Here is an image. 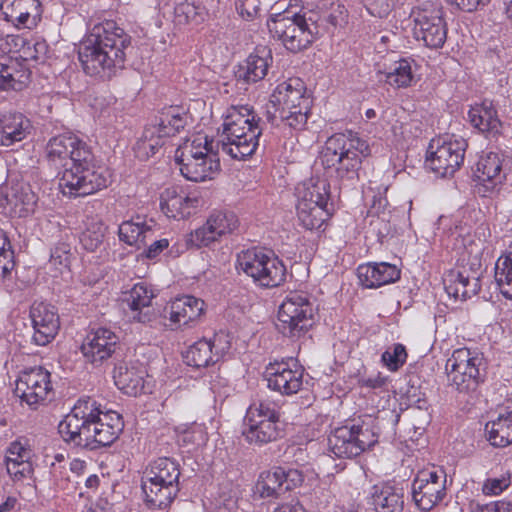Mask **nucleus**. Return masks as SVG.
<instances>
[{
	"label": "nucleus",
	"instance_id": "nucleus-1",
	"mask_svg": "<svg viewBox=\"0 0 512 512\" xmlns=\"http://www.w3.org/2000/svg\"><path fill=\"white\" fill-rule=\"evenodd\" d=\"M46 159L55 170H62L59 185L65 195L84 197L108 186L111 175L100 165L90 147L67 132L52 137L46 145Z\"/></svg>",
	"mask_w": 512,
	"mask_h": 512
},
{
	"label": "nucleus",
	"instance_id": "nucleus-2",
	"mask_svg": "<svg viewBox=\"0 0 512 512\" xmlns=\"http://www.w3.org/2000/svg\"><path fill=\"white\" fill-rule=\"evenodd\" d=\"M124 427L122 417L115 411H102L93 399L79 400L59 423L58 431L64 441L95 450L110 446Z\"/></svg>",
	"mask_w": 512,
	"mask_h": 512
},
{
	"label": "nucleus",
	"instance_id": "nucleus-3",
	"mask_svg": "<svg viewBox=\"0 0 512 512\" xmlns=\"http://www.w3.org/2000/svg\"><path fill=\"white\" fill-rule=\"evenodd\" d=\"M131 37L113 20L95 24L81 43L78 56L84 72L110 79L124 68Z\"/></svg>",
	"mask_w": 512,
	"mask_h": 512
},
{
	"label": "nucleus",
	"instance_id": "nucleus-4",
	"mask_svg": "<svg viewBox=\"0 0 512 512\" xmlns=\"http://www.w3.org/2000/svg\"><path fill=\"white\" fill-rule=\"evenodd\" d=\"M260 117L248 105L232 106L222 124L217 148L233 159H245L255 153L263 127Z\"/></svg>",
	"mask_w": 512,
	"mask_h": 512
},
{
	"label": "nucleus",
	"instance_id": "nucleus-5",
	"mask_svg": "<svg viewBox=\"0 0 512 512\" xmlns=\"http://www.w3.org/2000/svg\"><path fill=\"white\" fill-rule=\"evenodd\" d=\"M180 474L178 462L169 457H159L149 464L141 484L149 510L166 511L171 506L180 491Z\"/></svg>",
	"mask_w": 512,
	"mask_h": 512
},
{
	"label": "nucleus",
	"instance_id": "nucleus-6",
	"mask_svg": "<svg viewBox=\"0 0 512 512\" xmlns=\"http://www.w3.org/2000/svg\"><path fill=\"white\" fill-rule=\"evenodd\" d=\"M368 143L354 135L337 133L328 138L320 160L325 169H334L339 179L353 180L358 175L362 158L370 155Z\"/></svg>",
	"mask_w": 512,
	"mask_h": 512
},
{
	"label": "nucleus",
	"instance_id": "nucleus-7",
	"mask_svg": "<svg viewBox=\"0 0 512 512\" xmlns=\"http://www.w3.org/2000/svg\"><path fill=\"white\" fill-rule=\"evenodd\" d=\"M267 26L273 38L292 53L309 48L319 33L316 20L307 17V13H277L270 17Z\"/></svg>",
	"mask_w": 512,
	"mask_h": 512
},
{
	"label": "nucleus",
	"instance_id": "nucleus-8",
	"mask_svg": "<svg viewBox=\"0 0 512 512\" xmlns=\"http://www.w3.org/2000/svg\"><path fill=\"white\" fill-rule=\"evenodd\" d=\"M377 442L375 420L367 415L335 428L328 437L329 449L338 458L356 457Z\"/></svg>",
	"mask_w": 512,
	"mask_h": 512
},
{
	"label": "nucleus",
	"instance_id": "nucleus-9",
	"mask_svg": "<svg viewBox=\"0 0 512 512\" xmlns=\"http://www.w3.org/2000/svg\"><path fill=\"white\" fill-rule=\"evenodd\" d=\"M445 370L448 385L461 394H473L487 377V361L482 353L468 348L453 351Z\"/></svg>",
	"mask_w": 512,
	"mask_h": 512
},
{
	"label": "nucleus",
	"instance_id": "nucleus-10",
	"mask_svg": "<svg viewBox=\"0 0 512 512\" xmlns=\"http://www.w3.org/2000/svg\"><path fill=\"white\" fill-rule=\"evenodd\" d=\"M236 269L264 288L281 286L287 276L284 262L272 250L262 248H251L238 253Z\"/></svg>",
	"mask_w": 512,
	"mask_h": 512
},
{
	"label": "nucleus",
	"instance_id": "nucleus-11",
	"mask_svg": "<svg viewBox=\"0 0 512 512\" xmlns=\"http://www.w3.org/2000/svg\"><path fill=\"white\" fill-rule=\"evenodd\" d=\"M282 122L293 129H302L308 119L311 101L304 83L299 78H289L275 88L270 97Z\"/></svg>",
	"mask_w": 512,
	"mask_h": 512
},
{
	"label": "nucleus",
	"instance_id": "nucleus-12",
	"mask_svg": "<svg viewBox=\"0 0 512 512\" xmlns=\"http://www.w3.org/2000/svg\"><path fill=\"white\" fill-rule=\"evenodd\" d=\"M189 115L180 107H170L155 118L153 124L144 128L135 144L137 157L147 159L166 145L167 141L180 133L188 124Z\"/></svg>",
	"mask_w": 512,
	"mask_h": 512
},
{
	"label": "nucleus",
	"instance_id": "nucleus-13",
	"mask_svg": "<svg viewBox=\"0 0 512 512\" xmlns=\"http://www.w3.org/2000/svg\"><path fill=\"white\" fill-rule=\"evenodd\" d=\"M280 415L271 401L252 403L246 412L242 436L249 444L262 446L283 436Z\"/></svg>",
	"mask_w": 512,
	"mask_h": 512
},
{
	"label": "nucleus",
	"instance_id": "nucleus-14",
	"mask_svg": "<svg viewBox=\"0 0 512 512\" xmlns=\"http://www.w3.org/2000/svg\"><path fill=\"white\" fill-rule=\"evenodd\" d=\"M467 141L455 135H446L432 139L426 156V165L441 177H450L460 169L464 162Z\"/></svg>",
	"mask_w": 512,
	"mask_h": 512
},
{
	"label": "nucleus",
	"instance_id": "nucleus-15",
	"mask_svg": "<svg viewBox=\"0 0 512 512\" xmlns=\"http://www.w3.org/2000/svg\"><path fill=\"white\" fill-rule=\"evenodd\" d=\"M313 305L303 292H290L278 311L277 329L287 337H300L313 324Z\"/></svg>",
	"mask_w": 512,
	"mask_h": 512
},
{
	"label": "nucleus",
	"instance_id": "nucleus-16",
	"mask_svg": "<svg viewBox=\"0 0 512 512\" xmlns=\"http://www.w3.org/2000/svg\"><path fill=\"white\" fill-rule=\"evenodd\" d=\"M446 473L439 469L419 471L412 482V499L422 511H430L446 496Z\"/></svg>",
	"mask_w": 512,
	"mask_h": 512
},
{
	"label": "nucleus",
	"instance_id": "nucleus-17",
	"mask_svg": "<svg viewBox=\"0 0 512 512\" xmlns=\"http://www.w3.org/2000/svg\"><path fill=\"white\" fill-rule=\"evenodd\" d=\"M413 34L431 49L442 48L447 39V23L441 9H419L412 11Z\"/></svg>",
	"mask_w": 512,
	"mask_h": 512
},
{
	"label": "nucleus",
	"instance_id": "nucleus-18",
	"mask_svg": "<svg viewBox=\"0 0 512 512\" xmlns=\"http://www.w3.org/2000/svg\"><path fill=\"white\" fill-rule=\"evenodd\" d=\"M230 348L229 335L220 331L210 339L203 338L193 343L184 354V359L189 366L203 368L218 362Z\"/></svg>",
	"mask_w": 512,
	"mask_h": 512
},
{
	"label": "nucleus",
	"instance_id": "nucleus-19",
	"mask_svg": "<svg viewBox=\"0 0 512 512\" xmlns=\"http://www.w3.org/2000/svg\"><path fill=\"white\" fill-rule=\"evenodd\" d=\"M304 368L296 362L270 363L265 370L267 386L281 395H293L303 386Z\"/></svg>",
	"mask_w": 512,
	"mask_h": 512
},
{
	"label": "nucleus",
	"instance_id": "nucleus-20",
	"mask_svg": "<svg viewBox=\"0 0 512 512\" xmlns=\"http://www.w3.org/2000/svg\"><path fill=\"white\" fill-rule=\"evenodd\" d=\"M239 225L238 218L231 211H214L206 223L190 234L189 243L195 247L209 246L221 236L234 232Z\"/></svg>",
	"mask_w": 512,
	"mask_h": 512
},
{
	"label": "nucleus",
	"instance_id": "nucleus-21",
	"mask_svg": "<svg viewBox=\"0 0 512 512\" xmlns=\"http://www.w3.org/2000/svg\"><path fill=\"white\" fill-rule=\"evenodd\" d=\"M30 318L34 330L32 342L46 346L55 338L60 327L56 307L42 301L34 302L30 307Z\"/></svg>",
	"mask_w": 512,
	"mask_h": 512
},
{
	"label": "nucleus",
	"instance_id": "nucleus-22",
	"mask_svg": "<svg viewBox=\"0 0 512 512\" xmlns=\"http://www.w3.org/2000/svg\"><path fill=\"white\" fill-rule=\"evenodd\" d=\"M119 345V337L110 329L99 328L85 337L81 352L86 362L99 366L115 353Z\"/></svg>",
	"mask_w": 512,
	"mask_h": 512
},
{
	"label": "nucleus",
	"instance_id": "nucleus-23",
	"mask_svg": "<svg viewBox=\"0 0 512 512\" xmlns=\"http://www.w3.org/2000/svg\"><path fill=\"white\" fill-rule=\"evenodd\" d=\"M50 389V373L42 367H36L21 373L16 381L15 393L33 407L45 400Z\"/></svg>",
	"mask_w": 512,
	"mask_h": 512
},
{
	"label": "nucleus",
	"instance_id": "nucleus-24",
	"mask_svg": "<svg viewBox=\"0 0 512 512\" xmlns=\"http://www.w3.org/2000/svg\"><path fill=\"white\" fill-rule=\"evenodd\" d=\"M0 8L4 19L18 29H33L42 16L40 0H2Z\"/></svg>",
	"mask_w": 512,
	"mask_h": 512
},
{
	"label": "nucleus",
	"instance_id": "nucleus-25",
	"mask_svg": "<svg viewBox=\"0 0 512 512\" xmlns=\"http://www.w3.org/2000/svg\"><path fill=\"white\" fill-rule=\"evenodd\" d=\"M357 276L365 288H378L395 283L401 277V270L387 262H370L357 268Z\"/></svg>",
	"mask_w": 512,
	"mask_h": 512
},
{
	"label": "nucleus",
	"instance_id": "nucleus-26",
	"mask_svg": "<svg viewBox=\"0 0 512 512\" xmlns=\"http://www.w3.org/2000/svg\"><path fill=\"white\" fill-rule=\"evenodd\" d=\"M154 292L144 283L135 284L125 293L123 301L135 313L133 319L139 323L150 324L157 319V312L151 308Z\"/></svg>",
	"mask_w": 512,
	"mask_h": 512
},
{
	"label": "nucleus",
	"instance_id": "nucleus-27",
	"mask_svg": "<svg viewBox=\"0 0 512 512\" xmlns=\"http://www.w3.org/2000/svg\"><path fill=\"white\" fill-rule=\"evenodd\" d=\"M198 204V197L187 195L183 190L179 191L177 187L166 188L160 196L161 211L168 218L188 217Z\"/></svg>",
	"mask_w": 512,
	"mask_h": 512
},
{
	"label": "nucleus",
	"instance_id": "nucleus-28",
	"mask_svg": "<svg viewBox=\"0 0 512 512\" xmlns=\"http://www.w3.org/2000/svg\"><path fill=\"white\" fill-rule=\"evenodd\" d=\"M32 456L33 451L27 439L20 438L11 442L5 455L8 474L16 479L27 477L32 472L30 463Z\"/></svg>",
	"mask_w": 512,
	"mask_h": 512
},
{
	"label": "nucleus",
	"instance_id": "nucleus-29",
	"mask_svg": "<svg viewBox=\"0 0 512 512\" xmlns=\"http://www.w3.org/2000/svg\"><path fill=\"white\" fill-rule=\"evenodd\" d=\"M447 294L455 300H466L476 295L480 288V274L473 271L470 274L465 268L459 271H450L444 278Z\"/></svg>",
	"mask_w": 512,
	"mask_h": 512
},
{
	"label": "nucleus",
	"instance_id": "nucleus-30",
	"mask_svg": "<svg viewBox=\"0 0 512 512\" xmlns=\"http://www.w3.org/2000/svg\"><path fill=\"white\" fill-rule=\"evenodd\" d=\"M31 121L20 112L0 115V146L10 147L23 141L31 133Z\"/></svg>",
	"mask_w": 512,
	"mask_h": 512
},
{
	"label": "nucleus",
	"instance_id": "nucleus-31",
	"mask_svg": "<svg viewBox=\"0 0 512 512\" xmlns=\"http://www.w3.org/2000/svg\"><path fill=\"white\" fill-rule=\"evenodd\" d=\"M271 63V50L267 47L256 48L255 52L238 66L235 76L246 83L258 82L265 78Z\"/></svg>",
	"mask_w": 512,
	"mask_h": 512
},
{
	"label": "nucleus",
	"instance_id": "nucleus-32",
	"mask_svg": "<svg viewBox=\"0 0 512 512\" xmlns=\"http://www.w3.org/2000/svg\"><path fill=\"white\" fill-rule=\"evenodd\" d=\"M205 303L192 295H183L173 300L169 305V319L174 324L190 326L204 314Z\"/></svg>",
	"mask_w": 512,
	"mask_h": 512
},
{
	"label": "nucleus",
	"instance_id": "nucleus-33",
	"mask_svg": "<svg viewBox=\"0 0 512 512\" xmlns=\"http://www.w3.org/2000/svg\"><path fill=\"white\" fill-rule=\"evenodd\" d=\"M153 223V220L146 221L140 216L124 221L118 229L119 239L140 249L146 246L148 241L153 240Z\"/></svg>",
	"mask_w": 512,
	"mask_h": 512
},
{
	"label": "nucleus",
	"instance_id": "nucleus-34",
	"mask_svg": "<svg viewBox=\"0 0 512 512\" xmlns=\"http://www.w3.org/2000/svg\"><path fill=\"white\" fill-rule=\"evenodd\" d=\"M177 164L180 166L181 174L186 179L194 182L211 179L220 170L217 153H211L209 156L201 158V160L187 158Z\"/></svg>",
	"mask_w": 512,
	"mask_h": 512
},
{
	"label": "nucleus",
	"instance_id": "nucleus-35",
	"mask_svg": "<svg viewBox=\"0 0 512 512\" xmlns=\"http://www.w3.org/2000/svg\"><path fill=\"white\" fill-rule=\"evenodd\" d=\"M372 504L376 512H403L404 490L389 483L375 485L372 492Z\"/></svg>",
	"mask_w": 512,
	"mask_h": 512
},
{
	"label": "nucleus",
	"instance_id": "nucleus-36",
	"mask_svg": "<svg viewBox=\"0 0 512 512\" xmlns=\"http://www.w3.org/2000/svg\"><path fill=\"white\" fill-rule=\"evenodd\" d=\"M297 206L327 204L329 184L325 179L310 178L296 187Z\"/></svg>",
	"mask_w": 512,
	"mask_h": 512
},
{
	"label": "nucleus",
	"instance_id": "nucleus-37",
	"mask_svg": "<svg viewBox=\"0 0 512 512\" xmlns=\"http://www.w3.org/2000/svg\"><path fill=\"white\" fill-rule=\"evenodd\" d=\"M468 118L473 127L482 133L496 134L501 127L495 108L492 103L486 101L472 107L468 112Z\"/></svg>",
	"mask_w": 512,
	"mask_h": 512
},
{
	"label": "nucleus",
	"instance_id": "nucleus-38",
	"mask_svg": "<svg viewBox=\"0 0 512 512\" xmlns=\"http://www.w3.org/2000/svg\"><path fill=\"white\" fill-rule=\"evenodd\" d=\"M502 162L498 154L488 153L482 156L474 170L475 178L483 183L487 189H492L497 183L501 182Z\"/></svg>",
	"mask_w": 512,
	"mask_h": 512
},
{
	"label": "nucleus",
	"instance_id": "nucleus-39",
	"mask_svg": "<svg viewBox=\"0 0 512 512\" xmlns=\"http://www.w3.org/2000/svg\"><path fill=\"white\" fill-rule=\"evenodd\" d=\"M29 78L27 70L11 58L0 57V89L21 90Z\"/></svg>",
	"mask_w": 512,
	"mask_h": 512
},
{
	"label": "nucleus",
	"instance_id": "nucleus-40",
	"mask_svg": "<svg viewBox=\"0 0 512 512\" xmlns=\"http://www.w3.org/2000/svg\"><path fill=\"white\" fill-rule=\"evenodd\" d=\"M412 63V60L404 58L395 61L387 71L379 72L380 80L394 88L411 86L414 80Z\"/></svg>",
	"mask_w": 512,
	"mask_h": 512
},
{
	"label": "nucleus",
	"instance_id": "nucleus-41",
	"mask_svg": "<svg viewBox=\"0 0 512 512\" xmlns=\"http://www.w3.org/2000/svg\"><path fill=\"white\" fill-rule=\"evenodd\" d=\"M113 378L115 385L129 396H137L143 392V375L135 368L119 365L114 369Z\"/></svg>",
	"mask_w": 512,
	"mask_h": 512
},
{
	"label": "nucleus",
	"instance_id": "nucleus-42",
	"mask_svg": "<svg viewBox=\"0 0 512 512\" xmlns=\"http://www.w3.org/2000/svg\"><path fill=\"white\" fill-rule=\"evenodd\" d=\"M284 483V468L275 467L260 474L256 487L263 498L278 497L286 491Z\"/></svg>",
	"mask_w": 512,
	"mask_h": 512
},
{
	"label": "nucleus",
	"instance_id": "nucleus-43",
	"mask_svg": "<svg viewBox=\"0 0 512 512\" xmlns=\"http://www.w3.org/2000/svg\"><path fill=\"white\" fill-rule=\"evenodd\" d=\"M84 225L85 229L79 237L80 243L85 250L94 252L103 244L106 226L98 216H88Z\"/></svg>",
	"mask_w": 512,
	"mask_h": 512
},
{
	"label": "nucleus",
	"instance_id": "nucleus-44",
	"mask_svg": "<svg viewBox=\"0 0 512 512\" xmlns=\"http://www.w3.org/2000/svg\"><path fill=\"white\" fill-rule=\"evenodd\" d=\"M213 140L208 141L207 137L197 136L192 141L186 140L175 151L176 163L185 161V159H200L215 153L213 150Z\"/></svg>",
	"mask_w": 512,
	"mask_h": 512
},
{
	"label": "nucleus",
	"instance_id": "nucleus-45",
	"mask_svg": "<svg viewBox=\"0 0 512 512\" xmlns=\"http://www.w3.org/2000/svg\"><path fill=\"white\" fill-rule=\"evenodd\" d=\"M487 439L495 447H505L512 443V424L501 412L497 419L485 425Z\"/></svg>",
	"mask_w": 512,
	"mask_h": 512
},
{
	"label": "nucleus",
	"instance_id": "nucleus-46",
	"mask_svg": "<svg viewBox=\"0 0 512 512\" xmlns=\"http://www.w3.org/2000/svg\"><path fill=\"white\" fill-rule=\"evenodd\" d=\"M297 217L300 225L307 230L320 229L330 214L327 209V204H316L308 206H296Z\"/></svg>",
	"mask_w": 512,
	"mask_h": 512
},
{
	"label": "nucleus",
	"instance_id": "nucleus-47",
	"mask_svg": "<svg viewBox=\"0 0 512 512\" xmlns=\"http://www.w3.org/2000/svg\"><path fill=\"white\" fill-rule=\"evenodd\" d=\"M7 203L12 207L18 217H26L33 213L37 197L29 187L21 186L13 189L11 194L6 196Z\"/></svg>",
	"mask_w": 512,
	"mask_h": 512
},
{
	"label": "nucleus",
	"instance_id": "nucleus-48",
	"mask_svg": "<svg viewBox=\"0 0 512 512\" xmlns=\"http://www.w3.org/2000/svg\"><path fill=\"white\" fill-rule=\"evenodd\" d=\"M387 190V186L381 185L376 189L369 187L364 191V199L366 204L369 206V214L379 215L386 210L388 206V200L386 198Z\"/></svg>",
	"mask_w": 512,
	"mask_h": 512
},
{
	"label": "nucleus",
	"instance_id": "nucleus-49",
	"mask_svg": "<svg viewBox=\"0 0 512 512\" xmlns=\"http://www.w3.org/2000/svg\"><path fill=\"white\" fill-rule=\"evenodd\" d=\"M494 277L503 296L512 299V265L497 261Z\"/></svg>",
	"mask_w": 512,
	"mask_h": 512
},
{
	"label": "nucleus",
	"instance_id": "nucleus-50",
	"mask_svg": "<svg viewBox=\"0 0 512 512\" xmlns=\"http://www.w3.org/2000/svg\"><path fill=\"white\" fill-rule=\"evenodd\" d=\"M382 362L390 371H397L407 359V352L404 345L397 343L389 347L381 356Z\"/></svg>",
	"mask_w": 512,
	"mask_h": 512
},
{
	"label": "nucleus",
	"instance_id": "nucleus-51",
	"mask_svg": "<svg viewBox=\"0 0 512 512\" xmlns=\"http://www.w3.org/2000/svg\"><path fill=\"white\" fill-rule=\"evenodd\" d=\"M175 11L178 16H184L187 22L194 24L203 22L207 15L204 7L189 2L179 4Z\"/></svg>",
	"mask_w": 512,
	"mask_h": 512
},
{
	"label": "nucleus",
	"instance_id": "nucleus-52",
	"mask_svg": "<svg viewBox=\"0 0 512 512\" xmlns=\"http://www.w3.org/2000/svg\"><path fill=\"white\" fill-rule=\"evenodd\" d=\"M368 12L379 18L387 17L398 0H363Z\"/></svg>",
	"mask_w": 512,
	"mask_h": 512
},
{
	"label": "nucleus",
	"instance_id": "nucleus-53",
	"mask_svg": "<svg viewBox=\"0 0 512 512\" xmlns=\"http://www.w3.org/2000/svg\"><path fill=\"white\" fill-rule=\"evenodd\" d=\"M50 473L56 487L62 490H69L71 488L70 484L72 481L69 475V470L66 466L52 463Z\"/></svg>",
	"mask_w": 512,
	"mask_h": 512
},
{
	"label": "nucleus",
	"instance_id": "nucleus-54",
	"mask_svg": "<svg viewBox=\"0 0 512 512\" xmlns=\"http://www.w3.org/2000/svg\"><path fill=\"white\" fill-rule=\"evenodd\" d=\"M48 53V45L45 41H36L32 45L27 43L23 48V58L35 62H44Z\"/></svg>",
	"mask_w": 512,
	"mask_h": 512
},
{
	"label": "nucleus",
	"instance_id": "nucleus-55",
	"mask_svg": "<svg viewBox=\"0 0 512 512\" xmlns=\"http://www.w3.org/2000/svg\"><path fill=\"white\" fill-rule=\"evenodd\" d=\"M70 258V246L67 243L61 242L51 249L50 264L54 266L66 267Z\"/></svg>",
	"mask_w": 512,
	"mask_h": 512
},
{
	"label": "nucleus",
	"instance_id": "nucleus-56",
	"mask_svg": "<svg viewBox=\"0 0 512 512\" xmlns=\"http://www.w3.org/2000/svg\"><path fill=\"white\" fill-rule=\"evenodd\" d=\"M510 485L509 477L488 478L482 487L485 495H498L507 489Z\"/></svg>",
	"mask_w": 512,
	"mask_h": 512
},
{
	"label": "nucleus",
	"instance_id": "nucleus-57",
	"mask_svg": "<svg viewBox=\"0 0 512 512\" xmlns=\"http://www.w3.org/2000/svg\"><path fill=\"white\" fill-rule=\"evenodd\" d=\"M14 268V251L4 252V254L0 253V281L9 278Z\"/></svg>",
	"mask_w": 512,
	"mask_h": 512
},
{
	"label": "nucleus",
	"instance_id": "nucleus-58",
	"mask_svg": "<svg viewBox=\"0 0 512 512\" xmlns=\"http://www.w3.org/2000/svg\"><path fill=\"white\" fill-rule=\"evenodd\" d=\"M327 21L334 27H343L348 23V10L344 5L338 4L332 8Z\"/></svg>",
	"mask_w": 512,
	"mask_h": 512
},
{
	"label": "nucleus",
	"instance_id": "nucleus-59",
	"mask_svg": "<svg viewBox=\"0 0 512 512\" xmlns=\"http://www.w3.org/2000/svg\"><path fill=\"white\" fill-rule=\"evenodd\" d=\"M259 0H243L237 5V9L241 16L247 20L253 19L259 10Z\"/></svg>",
	"mask_w": 512,
	"mask_h": 512
},
{
	"label": "nucleus",
	"instance_id": "nucleus-60",
	"mask_svg": "<svg viewBox=\"0 0 512 512\" xmlns=\"http://www.w3.org/2000/svg\"><path fill=\"white\" fill-rule=\"evenodd\" d=\"M183 442H189L195 445H201L206 442L207 437L200 426H195L186 431L182 436Z\"/></svg>",
	"mask_w": 512,
	"mask_h": 512
},
{
	"label": "nucleus",
	"instance_id": "nucleus-61",
	"mask_svg": "<svg viewBox=\"0 0 512 512\" xmlns=\"http://www.w3.org/2000/svg\"><path fill=\"white\" fill-rule=\"evenodd\" d=\"M147 249L144 250L143 254L146 258H156L164 249L169 246L168 239L154 240L151 244H147Z\"/></svg>",
	"mask_w": 512,
	"mask_h": 512
},
{
	"label": "nucleus",
	"instance_id": "nucleus-62",
	"mask_svg": "<svg viewBox=\"0 0 512 512\" xmlns=\"http://www.w3.org/2000/svg\"><path fill=\"white\" fill-rule=\"evenodd\" d=\"M512 503L506 500L494 501L479 506L478 512H511Z\"/></svg>",
	"mask_w": 512,
	"mask_h": 512
},
{
	"label": "nucleus",
	"instance_id": "nucleus-63",
	"mask_svg": "<svg viewBox=\"0 0 512 512\" xmlns=\"http://www.w3.org/2000/svg\"><path fill=\"white\" fill-rule=\"evenodd\" d=\"M284 475H285V490H291L294 487L300 485L303 482V476L298 470H285L284 469Z\"/></svg>",
	"mask_w": 512,
	"mask_h": 512
},
{
	"label": "nucleus",
	"instance_id": "nucleus-64",
	"mask_svg": "<svg viewBox=\"0 0 512 512\" xmlns=\"http://www.w3.org/2000/svg\"><path fill=\"white\" fill-rule=\"evenodd\" d=\"M273 512H306L298 499H292L276 507Z\"/></svg>",
	"mask_w": 512,
	"mask_h": 512
}]
</instances>
